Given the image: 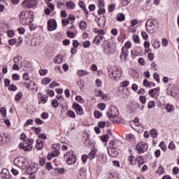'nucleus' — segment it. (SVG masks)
<instances>
[{
    "label": "nucleus",
    "instance_id": "f257e3e1",
    "mask_svg": "<svg viewBox=\"0 0 179 179\" xmlns=\"http://www.w3.org/2000/svg\"><path fill=\"white\" fill-rule=\"evenodd\" d=\"M20 22L22 24H30L33 22V11H22L20 13Z\"/></svg>",
    "mask_w": 179,
    "mask_h": 179
},
{
    "label": "nucleus",
    "instance_id": "f03ea898",
    "mask_svg": "<svg viewBox=\"0 0 179 179\" xmlns=\"http://www.w3.org/2000/svg\"><path fill=\"white\" fill-rule=\"evenodd\" d=\"M107 117L113 121V122H117L120 117H118V115L120 112L118 111V108L115 106H111L108 111L107 112Z\"/></svg>",
    "mask_w": 179,
    "mask_h": 179
},
{
    "label": "nucleus",
    "instance_id": "7ed1b4c3",
    "mask_svg": "<svg viewBox=\"0 0 179 179\" xmlns=\"http://www.w3.org/2000/svg\"><path fill=\"white\" fill-rule=\"evenodd\" d=\"M108 75L111 79L118 80L122 76V71L117 67H113L108 71Z\"/></svg>",
    "mask_w": 179,
    "mask_h": 179
},
{
    "label": "nucleus",
    "instance_id": "20e7f679",
    "mask_svg": "<svg viewBox=\"0 0 179 179\" xmlns=\"http://www.w3.org/2000/svg\"><path fill=\"white\" fill-rule=\"evenodd\" d=\"M14 164L17 166V167L24 170V169L27 167V159H26L24 157H18L14 159Z\"/></svg>",
    "mask_w": 179,
    "mask_h": 179
},
{
    "label": "nucleus",
    "instance_id": "39448f33",
    "mask_svg": "<svg viewBox=\"0 0 179 179\" xmlns=\"http://www.w3.org/2000/svg\"><path fill=\"white\" fill-rule=\"evenodd\" d=\"M73 151H69L64 154V158L66 160V163L69 166H72L76 163V155H74Z\"/></svg>",
    "mask_w": 179,
    "mask_h": 179
},
{
    "label": "nucleus",
    "instance_id": "423d86ee",
    "mask_svg": "<svg viewBox=\"0 0 179 179\" xmlns=\"http://www.w3.org/2000/svg\"><path fill=\"white\" fill-rule=\"evenodd\" d=\"M103 52L106 55H111L114 52V50L113 49V46L111 45V43L110 41L105 40L102 44Z\"/></svg>",
    "mask_w": 179,
    "mask_h": 179
},
{
    "label": "nucleus",
    "instance_id": "0eeeda50",
    "mask_svg": "<svg viewBox=\"0 0 179 179\" xmlns=\"http://www.w3.org/2000/svg\"><path fill=\"white\" fill-rule=\"evenodd\" d=\"M33 142H34L33 138H28L24 141V143L20 144V148L25 152H30L33 149V145H31Z\"/></svg>",
    "mask_w": 179,
    "mask_h": 179
},
{
    "label": "nucleus",
    "instance_id": "6e6552de",
    "mask_svg": "<svg viewBox=\"0 0 179 179\" xmlns=\"http://www.w3.org/2000/svg\"><path fill=\"white\" fill-rule=\"evenodd\" d=\"M156 23L157 22L155 20H148L145 24L146 30L150 34H153L156 30Z\"/></svg>",
    "mask_w": 179,
    "mask_h": 179
},
{
    "label": "nucleus",
    "instance_id": "1a4fd4ad",
    "mask_svg": "<svg viewBox=\"0 0 179 179\" xmlns=\"http://www.w3.org/2000/svg\"><path fill=\"white\" fill-rule=\"evenodd\" d=\"M38 3L37 0H24L21 3V6L24 9H31V8H34Z\"/></svg>",
    "mask_w": 179,
    "mask_h": 179
},
{
    "label": "nucleus",
    "instance_id": "9d476101",
    "mask_svg": "<svg viewBox=\"0 0 179 179\" xmlns=\"http://www.w3.org/2000/svg\"><path fill=\"white\" fill-rule=\"evenodd\" d=\"M136 150L138 152V153H145L148 150V144L143 142H139L136 146Z\"/></svg>",
    "mask_w": 179,
    "mask_h": 179
},
{
    "label": "nucleus",
    "instance_id": "9b49d317",
    "mask_svg": "<svg viewBox=\"0 0 179 179\" xmlns=\"http://www.w3.org/2000/svg\"><path fill=\"white\" fill-rule=\"evenodd\" d=\"M20 58L22 57H20V56H17L13 58V62H14V64L13 65V71H19L20 69V66H22V61H20Z\"/></svg>",
    "mask_w": 179,
    "mask_h": 179
},
{
    "label": "nucleus",
    "instance_id": "f8f14e48",
    "mask_svg": "<svg viewBox=\"0 0 179 179\" xmlns=\"http://www.w3.org/2000/svg\"><path fill=\"white\" fill-rule=\"evenodd\" d=\"M58 25L57 24V20L55 19L49 20L48 22V30L49 31H54L57 29Z\"/></svg>",
    "mask_w": 179,
    "mask_h": 179
},
{
    "label": "nucleus",
    "instance_id": "ddd939ff",
    "mask_svg": "<svg viewBox=\"0 0 179 179\" xmlns=\"http://www.w3.org/2000/svg\"><path fill=\"white\" fill-rule=\"evenodd\" d=\"M5 136V137H4ZM10 142V139L5 134H0V146H8V143Z\"/></svg>",
    "mask_w": 179,
    "mask_h": 179
},
{
    "label": "nucleus",
    "instance_id": "4468645a",
    "mask_svg": "<svg viewBox=\"0 0 179 179\" xmlns=\"http://www.w3.org/2000/svg\"><path fill=\"white\" fill-rule=\"evenodd\" d=\"M129 55V50L127 48H122L120 52V59L122 61H127L128 56Z\"/></svg>",
    "mask_w": 179,
    "mask_h": 179
},
{
    "label": "nucleus",
    "instance_id": "2eb2a0df",
    "mask_svg": "<svg viewBox=\"0 0 179 179\" xmlns=\"http://www.w3.org/2000/svg\"><path fill=\"white\" fill-rule=\"evenodd\" d=\"M73 110H75L76 114H78V115H83V108H82L81 106L79 105V103L74 102L73 103Z\"/></svg>",
    "mask_w": 179,
    "mask_h": 179
},
{
    "label": "nucleus",
    "instance_id": "dca6fc26",
    "mask_svg": "<svg viewBox=\"0 0 179 179\" xmlns=\"http://www.w3.org/2000/svg\"><path fill=\"white\" fill-rule=\"evenodd\" d=\"M87 173L86 168L81 167L78 171V179H86Z\"/></svg>",
    "mask_w": 179,
    "mask_h": 179
},
{
    "label": "nucleus",
    "instance_id": "f3484780",
    "mask_svg": "<svg viewBox=\"0 0 179 179\" xmlns=\"http://www.w3.org/2000/svg\"><path fill=\"white\" fill-rule=\"evenodd\" d=\"M98 162H100L102 164H106L108 159H107V155L103 153H100L98 156Z\"/></svg>",
    "mask_w": 179,
    "mask_h": 179
},
{
    "label": "nucleus",
    "instance_id": "a211bd4d",
    "mask_svg": "<svg viewBox=\"0 0 179 179\" xmlns=\"http://www.w3.org/2000/svg\"><path fill=\"white\" fill-rule=\"evenodd\" d=\"M1 178H10V173H9V171L7 169H3L1 172Z\"/></svg>",
    "mask_w": 179,
    "mask_h": 179
},
{
    "label": "nucleus",
    "instance_id": "6ab92c4d",
    "mask_svg": "<svg viewBox=\"0 0 179 179\" xmlns=\"http://www.w3.org/2000/svg\"><path fill=\"white\" fill-rule=\"evenodd\" d=\"M159 87L151 89L149 90L148 94L151 97H155V96H159Z\"/></svg>",
    "mask_w": 179,
    "mask_h": 179
},
{
    "label": "nucleus",
    "instance_id": "aec40b11",
    "mask_svg": "<svg viewBox=\"0 0 179 179\" xmlns=\"http://www.w3.org/2000/svg\"><path fill=\"white\" fill-rule=\"evenodd\" d=\"M105 179H120V176L116 173H108Z\"/></svg>",
    "mask_w": 179,
    "mask_h": 179
},
{
    "label": "nucleus",
    "instance_id": "412c9836",
    "mask_svg": "<svg viewBox=\"0 0 179 179\" xmlns=\"http://www.w3.org/2000/svg\"><path fill=\"white\" fill-rule=\"evenodd\" d=\"M64 62V57H62V55H58L54 58V62L57 65H59V64H62Z\"/></svg>",
    "mask_w": 179,
    "mask_h": 179
},
{
    "label": "nucleus",
    "instance_id": "4be33fe9",
    "mask_svg": "<svg viewBox=\"0 0 179 179\" xmlns=\"http://www.w3.org/2000/svg\"><path fill=\"white\" fill-rule=\"evenodd\" d=\"M108 153L111 156V157H115V156L118 155V151H117L115 148L110 147L109 150H108Z\"/></svg>",
    "mask_w": 179,
    "mask_h": 179
},
{
    "label": "nucleus",
    "instance_id": "5701e85b",
    "mask_svg": "<svg viewBox=\"0 0 179 179\" xmlns=\"http://www.w3.org/2000/svg\"><path fill=\"white\" fill-rule=\"evenodd\" d=\"M66 7L69 10H73V9L76 8V4L73 1H69L66 3Z\"/></svg>",
    "mask_w": 179,
    "mask_h": 179
},
{
    "label": "nucleus",
    "instance_id": "b1692460",
    "mask_svg": "<svg viewBox=\"0 0 179 179\" xmlns=\"http://www.w3.org/2000/svg\"><path fill=\"white\" fill-rule=\"evenodd\" d=\"M116 20L117 22H124L125 20V15L122 13H119L116 15Z\"/></svg>",
    "mask_w": 179,
    "mask_h": 179
},
{
    "label": "nucleus",
    "instance_id": "393cba45",
    "mask_svg": "<svg viewBox=\"0 0 179 179\" xmlns=\"http://www.w3.org/2000/svg\"><path fill=\"white\" fill-rule=\"evenodd\" d=\"M103 40H104V36L98 35L94 38L93 43H94V44H100V43L102 42Z\"/></svg>",
    "mask_w": 179,
    "mask_h": 179
},
{
    "label": "nucleus",
    "instance_id": "a878e982",
    "mask_svg": "<svg viewBox=\"0 0 179 179\" xmlns=\"http://www.w3.org/2000/svg\"><path fill=\"white\" fill-rule=\"evenodd\" d=\"M43 146H44V143H43V141L40 139L36 140V148L37 150H41L43 149Z\"/></svg>",
    "mask_w": 179,
    "mask_h": 179
},
{
    "label": "nucleus",
    "instance_id": "bb28decb",
    "mask_svg": "<svg viewBox=\"0 0 179 179\" xmlns=\"http://www.w3.org/2000/svg\"><path fill=\"white\" fill-rule=\"evenodd\" d=\"M94 94L95 96H96V97H100V96H101V99H106V96L105 94L103 93V92H101V90H94Z\"/></svg>",
    "mask_w": 179,
    "mask_h": 179
},
{
    "label": "nucleus",
    "instance_id": "cd10ccee",
    "mask_svg": "<svg viewBox=\"0 0 179 179\" xmlns=\"http://www.w3.org/2000/svg\"><path fill=\"white\" fill-rule=\"evenodd\" d=\"M89 71H85V70H78L77 71V76L80 78L82 76H85V75H89Z\"/></svg>",
    "mask_w": 179,
    "mask_h": 179
},
{
    "label": "nucleus",
    "instance_id": "c85d7f7f",
    "mask_svg": "<svg viewBox=\"0 0 179 179\" xmlns=\"http://www.w3.org/2000/svg\"><path fill=\"white\" fill-rule=\"evenodd\" d=\"M150 135L151 138H153V139H156L159 135V131L156 129H152L150 131Z\"/></svg>",
    "mask_w": 179,
    "mask_h": 179
},
{
    "label": "nucleus",
    "instance_id": "c756f323",
    "mask_svg": "<svg viewBox=\"0 0 179 179\" xmlns=\"http://www.w3.org/2000/svg\"><path fill=\"white\" fill-rule=\"evenodd\" d=\"M80 8H81L82 9H83L84 10V13L85 15H87V13H89V12L87 11V8H86V4H85V2L83 1H80L78 3Z\"/></svg>",
    "mask_w": 179,
    "mask_h": 179
},
{
    "label": "nucleus",
    "instance_id": "7c9ffc66",
    "mask_svg": "<svg viewBox=\"0 0 179 179\" xmlns=\"http://www.w3.org/2000/svg\"><path fill=\"white\" fill-rule=\"evenodd\" d=\"M166 110H167V113H173L176 109L173 105L168 103L166 106Z\"/></svg>",
    "mask_w": 179,
    "mask_h": 179
},
{
    "label": "nucleus",
    "instance_id": "2f4dec72",
    "mask_svg": "<svg viewBox=\"0 0 179 179\" xmlns=\"http://www.w3.org/2000/svg\"><path fill=\"white\" fill-rule=\"evenodd\" d=\"M96 152L97 151L96 150H93L88 154V158L90 159V160H93V159L96 157Z\"/></svg>",
    "mask_w": 179,
    "mask_h": 179
},
{
    "label": "nucleus",
    "instance_id": "473e14b6",
    "mask_svg": "<svg viewBox=\"0 0 179 179\" xmlns=\"http://www.w3.org/2000/svg\"><path fill=\"white\" fill-rule=\"evenodd\" d=\"M47 101H48V98L45 95H43L38 101V104H41V103L43 104H45V103H47Z\"/></svg>",
    "mask_w": 179,
    "mask_h": 179
},
{
    "label": "nucleus",
    "instance_id": "72a5a7b5",
    "mask_svg": "<svg viewBox=\"0 0 179 179\" xmlns=\"http://www.w3.org/2000/svg\"><path fill=\"white\" fill-rule=\"evenodd\" d=\"M106 125H107V127H110V122H106L104 121H101L98 123V127L99 128H104Z\"/></svg>",
    "mask_w": 179,
    "mask_h": 179
},
{
    "label": "nucleus",
    "instance_id": "f704fd0d",
    "mask_svg": "<svg viewBox=\"0 0 179 179\" xmlns=\"http://www.w3.org/2000/svg\"><path fill=\"white\" fill-rule=\"evenodd\" d=\"M58 155H59V152L57 151H56L55 152H50L48 155V160H51L52 157H55L56 156H58Z\"/></svg>",
    "mask_w": 179,
    "mask_h": 179
},
{
    "label": "nucleus",
    "instance_id": "c9c22d12",
    "mask_svg": "<svg viewBox=\"0 0 179 179\" xmlns=\"http://www.w3.org/2000/svg\"><path fill=\"white\" fill-rule=\"evenodd\" d=\"M23 96V94H22V92H18L15 94V100L17 103H19V101H20V100L22 99V96Z\"/></svg>",
    "mask_w": 179,
    "mask_h": 179
},
{
    "label": "nucleus",
    "instance_id": "e433bc0d",
    "mask_svg": "<svg viewBox=\"0 0 179 179\" xmlns=\"http://www.w3.org/2000/svg\"><path fill=\"white\" fill-rule=\"evenodd\" d=\"M131 127L133 129H135V131H138V128H136V127H139V123L136 120H134L131 123Z\"/></svg>",
    "mask_w": 179,
    "mask_h": 179
},
{
    "label": "nucleus",
    "instance_id": "4c0bfd02",
    "mask_svg": "<svg viewBox=\"0 0 179 179\" xmlns=\"http://www.w3.org/2000/svg\"><path fill=\"white\" fill-rule=\"evenodd\" d=\"M80 27L81 30H86V29H87V23L86 21H82L80 23Z\"/></svg>",
    "mask_w": 179,
    "mask_h": 179
},
{
    "label": "nucleus",
    "instance_id": "58836bf2",
    "mask_svg": "<svg viewBox=\"0 0 179 179\" xmlns=\"http://www.w3.org/2000/svg\"><path fill=\"white\" fill-rule=\"evenodd\" d=\"M119 143H120V141H112L110 143V148H113L114 149H117V148H118V144Z\"/></svg>",
    "mask_w": 179,
    "mask_h": 179
},
{
    "label": "nucleus",
    "instance_id": "ea45409f",
    "mask_svg": "<svg viewBox=\"0 0 179 179\" xmlns=\"http://www.w3.org/2000/svg\"><path fill=\"white\" fill-rule=\"evenodd\" d=\"M132 38L134 43H135L136 44H139L141 43V41L139 40V36L134 34Z\"/></svg>",
    "mask_w": 179,
    "mask_h": 179
},
{
    "label": "nucleus",
    "instance_id": "a19ab883",
    "mask_svg": "<svg viewBox=\"0 0 179 179\" xmlns=\"http://www.w3.org/2000/svg\"><path fill=\"white\" fill-rule=\"evenodd\" d=\"M131 58L133 59H135L136 57H138L139 52H137L136 50H134L131 51Z\"/></svg>",
    "mask_w": 179,
    "mask_h": 179
},
{
    "label": "nucleus",
    "instance_id": "79ce46f5",
    "mask_svg": "<svg viewBox=\"0 0 179 179\" xmlns=\"http://www.w3.org/2000/svg\"><path fill=\"white\" fill-rule=\"evenodd\" d=\"M76 101H78V103H80L81 104H83L85 103V99L80 95H77L76 96Z\"/></svg>",
    "mask_w": 179,
    "mask_h": 179
},
{
    "label": "nucleus",
    "instance_id": "37998d69",
    "mask_svg": "<svg viewBox=\"0 0 179 179\" xmlns=\"http://www.w3.org/2000/svg\"><path fill=\"white\" fill-rule=\"evenodd\" d=\"M8 90H9V92H16L17 90V87L13 84L10 85L8 87Z\"/></svg>",
    "mask_w": 179,
    "mask_h": 179
},
{
    "label": "nucleus",
    "instance_id": "c03bdc74",
    "mask_svg": "<svg viewBox=\"0 0 179 179\" xmlns=\"http://www.w3.org/2000/svg\"><path fill=\"white\" fill-rule=\"evenodd\" d=\"M94 115L95 117V118H101V117H103V113L99 110H95L94 112Z\"/></svg>",
    "mask_w": 179,
    "mask_h": 179
},
{
    "label": "nucleus",
    "instance_id": "a18cd8bd",
    "mask_svg": "<svg viewBox=\"0 0 179 179\" xmlns=\"http://www.w3.org/2000/svg\"><path fill=\"white\" fill-rule=\"evenodd\" d=\"M50 82H51V80L50 79V78L46 77L42 80L41 83L42 85H48V83H50Z\"/></svg>",
    "mask_w": 179,
    "mask_h": 179
},
{
    "label": "nucleus",
    "instance_id": "49530a36",
    "mask_svg": "<svg viewBox=\"0 0 179 179\" xmlns=\"http://www.w3.org/2000/svg\"><path fill=\"white\" fill-rule=\"evenodd\" d=\"M135 139V136L134 134H127L126 136V141L130 142V141H134Z\"/></svg>",
    "mask_w": 179,
    "mask_h": 179
},
{
    "label": "nucleus",
    "instance_id": "de8ad7c7",
    "mask_svg": "<svg viewBox=\"0 0 179 179\" xmlns=\"http://www.w3.org/2000/svg\"><path fill=\"white\" fill-rule=\"evenodd\" d=\"M52 106L54 107V108H58V107H59V102H58V101L56 99H54L52 101Z\"/></svg>",
    "mask_w": 179,
    "mask_h": 179
},
{
    "label": "nucleus",
    "instance_id": "09e8293b",
    "mask_svg": "<svg viewBox=\"0 0 179 179\" xmlns=\"http://www.w3.org/2000/svg\"><path fill=\"white\" fill-rule=\"evenodd\" d=\"M137 160L139 168H141V166H143V164H145V162L143 161V159H142V157H138Z\"/></svg>",
    "mask_w": 179,
    "mask_h": 179
},
{
    "label": "nucleus",
    "instance_id": "8fccbe9b",
    "mask_svg": "<svg viewBox=\"0 0 179 179\" xmlns=\"http://www.w3.org/2000/svg\"><path fill=\"white\" fill-rule=\"evenodd\" d=\"M127 86H129V81L124 80L122 83H120L121 87H127Z\"/></svg>",
    "mask_w": 179,
    "mask_h": 179
},
{
    "label": "nucleus",
    "instance_id": "3c124183",
    "mask_svg": "<svg viewBox=\"0 0 179 179\" xmlns=\"http://www.w3.org/2000/svg\"><path fill=\"white\" fill-rule=\"evenodd\" d=\"M131 47H132V43L131 41H128L124 43V47H123V48H126L127 50H129V48H131Z\"/></svg>",
    "mask_w": 179,
    "mask_h": 179
},
{
    "label": "nucleus",
    "instance_id": "603ef678",
    "mask_svg": "<svg viewBox=\"0 0 179 179\" xmlns=\"http://www.w3.org/2000/svg\"><path fill=\"white\" fill-rule=\"evenodd\" d=\"M33 131H35V134L37 135H40L41 134V128L40 127H32Z\"/></svg>",
    "mask_w": 179,
    "mask_h": 179
},
{
    "label": "nucleus",
    "instance_id": "864d4df0",
    "mask_svg": "<svg viewBox=\"0 0 179 179\" xmlns=\"http://www.w3.org/2000/svg\"><path fill=\"white\" fill-rule=\"evenodd\" d=\"M159 148L163 150V152H166V150H167V146L164 145V142L163 141L159 143Z\"/></svg>",
    "mask_w": 179,
    "mask_h": 179
},
{
    "label": "nucleus",
    "instance_id": "5fc2aeb1",
    "mask_svg": "<svg viewBox=\"0 0 179 179\" xmlns=\"http://www.w3.org/2000/svg\"><path fill=\"white\" fill-rule=\"evenodd\" d=\"M80 45V43L78 40H73V48H78Z\"/></svg>",
    "mask_w": 179,
    "mask_h": 179
},
{
    "label": "nucleus",
    "instance_id": "6e6d98bb",
    "mask_svg": "<svg viewBox=\"0 0 179 179\" xmlns=\"http://www.w3.org/2000/svg\"><path fill=\"white\" fill-rule=\"evenodd\" d=\"M39 73H40L41 76H45V75H47V73H48V70L41 69V70H39Z\"/></svg>",
    "mask_w": 179,
    "mask_h": 179
},
{
    "label": "nucleus",
    "instance_id": "4d7b16f0",
    "mask_svg": "<svg viewBox=\"0 0 179 179\" xmlns=\"http://www.w3.org/2000/svg\"><path fill=\"white\" fill-rule=\"evenodd\" d=\"M83 47L84 48H89L90 47V41H85L83 42Z\"/></svg>",
    "mask_w": 179,
    "mask_h": 179
},
{
    "label": "nucleus",
    "instance_id": "13d9d810",
    "mask_svg": "<svg viewBox=\"0 0 179 179\" xmlns=\"http://www.w3.org/2000/svg\"><path fill=\"white\" fill-rule=\"evenodd\" d=\"M98 108H99V110H101V111H104V110H106V104L101 103H99L97 105Z\"/></svg>",
    "mask_w": 179,
    "mask_h": 179
},
{
    "label": "nucleus",
    "instance_id": "bf43d9fd",
    "mask_svg": "<svg viewBox=\"0 0 179 179\" xmlns=\"http://www.w3.org/2000/svg\"><path fill=\"white\" fill-rule=\"evenodd\" d=\"M139 100L142 104H146V96L141 95Z\"/></svg>",
    "mask_w": 179,
    "mask_h": 179
},
{
    "label": "nucleus",
    "instance_id": "052dcab7",
    "mask_svg": "<svg viewBox=\"0 0 179 179\" xmlns=\"http://www.w3.org/2000/svg\"><path fill=\"white\" fill-rule=\"evenodd\" d=\"M48 117H49V115H48V113L47 112H43L41 115V118H42V120H47Z\"/></svg>",
    "mask_w": 179,
    "mask_h": 179
},
{
    "label": "nucleus",
    "instance_id": "680f3d73",
    "mask_svg": "<svg viewBox=\"0 0 179 179\" xmlns=\"http://www.w3.org/2000/svg\"><path fill=\"white\" fill-rule=\"evenodd\" d=\"M0 113L3 117H6V108L3 107L0 108Z\"/></svg>",
    "mask_w": 179,
    "mask_h": 179
},
{
    "label": "nucleus",
    "instance_id": "e2e57ef3",
    "mask_svg": "<svg viewBox=\"0 0 179 179\" xmlns=\"http://www.w3.org/2000/svg\"><path fill=\"white\" fill-rule=\"evenodd\" d=\"M141 36L143 40H149V35L145 31H141Z\"/></svg>",
    "mask_w": 179,
    "mask_h": 179
},
{
    "label": "nucleus",
    "instance_id": "0e129e2a",
    "mask_svg": "<svg viewBox=\"0 0 179 179\" xmlns=\"http://www.w3.org/2000/svg\"><path fill=\"white\" fill-rule=\"evenodd\" d=\"M12 79L13 80H20V76L17 73H14L12 75Z\"/></svg>",
    "mask_w": 179,
    "mask_h": 179
},
{
    "label": "nucleus",
    "instance_id": "69168bd1",
    "mask_svg": "<svg viewBox=\"0 0 179 179\" xmlns=\"http://www.w3.org/2000/svg\"><path fill=\"white\" fill-rule=\"evenodd\" d=\"M33 122L34 121L32 119H29L25 122L24 127H29V125H33Z\"/></svg>",
    "mask_w": 179,
    "mask_h": 179
},
{
    "label": "nucleus",
    "instance_id": "338daca9",
    "mask_svg": "<svg viewBox=\"0 0 179 179\" xmlns=\"http://www.w3.org/2000/svg\"><path fill=\"white\" fill-rule=\"evenodd\" d=\"M68 115L69 117H70V118H76V117L75 112H73V110H69L68 113Z\"/></svg>",
    "mask_w": 179,
    "mask_h": 179
},
{
    "label": "nucleus",
    "instance_id": "774afa93",
    "mask_svg": "<svg viewBox=\"0 0 179 179\" xmlns=\"http://www.w3.org/2000/svg\"><path fill=\"white\" fill-rule=\"evenodd\" d=\"M148 108H155V101H150L148 102Z\"/></svg>",
    "mask_w": 179,
    "mask_h": 179
}]
</instances>
